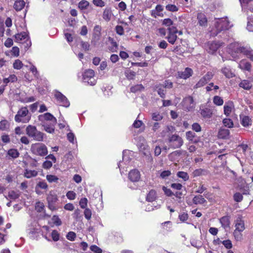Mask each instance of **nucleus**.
I'll return each instance as SVG.
<instances>
[{"label": "nucleus", "mask_w": 253, "mask_h": 253, "mask_svg": "<svg viewBox=\"0 0 253 253\" xmlns=\"http://www.w3.org/2000/svg\"><path fill=\"white\" fill-rule=\"evenodd\" d=\"M229 53L234 59H238L242 53L253 61V50L248 46H244L241 43L233 42L228 47Z\"/></svg>", "instance_id": "1"}, {"label": "nucleus", "mask_w": 253, "mask_h": 253, "mask_svg": "<svg viewBox=\"0 0 253 253\" xmlns=\"http://www.w3.org/2000/svg\"><path fill=\"white\" fill-rule=\"evenodd\" d=\"M214 25V27L211 28V35L213 36H216L221 31L227 30L231 27L226 18L215 19Z\"/></svg>", "instance_id": "2"}, {"label": "nucleus", "mask_w": 253, "mask_h": 253, "mask_svg": "<svg viewBox=\"0 0 253 253\" xmlns=\"http://www.w3.org/2000/svg\"><path fill=\"white\" fill-rule=\"evenodd\" d=\"M214 25V27L211 28V35L213 36H216L221 31L227 30L231 27L226 18L215 19Z\"/></svg>", "instance_id": "3"}, {"label": "nucleus", "mask_w": 253, "mask_h": 253, "mask_svg": "<svg viewBox=\"0 0 253 253\" xmlns=\"http://www.w3.org/2000/svg\"><path fill=\"white\" fill-rule=\"evenodd\" d=\"M26 134L37 141H42L44 134L39 131L35 126L29 125L26 128Z\"/></svg>", "instance_id": "4"}, {"label": "nucleus", "mask_w": 253, "mask_h": 253, "mask_svg": "<svg viewBox=\"0 0 253 253\" xmlns=\"http://www.w3.org/2000/svg\"><path fill=\"white\" fill-rule=\"evenodd\" d=\"M31 117V115L29 113L27 108L24 107L18 110L14 119L18 123H27L30 120Z\"/></svg>", "instance_id": "5"}, {"label": "nucleus", "mask_w": 253, "mask_h": 253, "mask_svg": "<svg viewBox=\"0 0 253 253\" xmlns=\"http://www.w3.org/2000/svg\"><path fill=\"white\" fill-rule=\"evenodd\" d=\"M31 151L33 154L41 157L46 155L48 153L46 146L41 143L33 144L31 147Z\"/></svg>", "instance_id": "6"}, {"label": "nucleus", "mask_w": 253, "mask_h": 253, "mask_svg": "<svg viewBox=\"0 0 253 253\" xmlns=\"http://www.w3.org/2000/svg\"><path fill=\"white\" fill-rule=\"evenodd\" d=\"M15 42L24 44L25 50H27L31 46V42L26 32H21L14 36Z\"/></svg>", "instance_id": "7"}, {"label": "nucleus", "mask_w": 253, "mask_h": 253, "mask_svg": "<svg viewBox=\"0 0 253 253\" xmlns=\"http://www.w3.org/2000/svg\"><path fill=\"white\" fill-rule=\"evenodd\" d=\"M83 81L90 85L96 84V81L94 78V72L92 69L86 70L83 75Z\"/></svg>", "instance_id": "8"}, {"label": "nucleus", "mask_w": 253, "mask_h": 253, "mask_svg": "<svg viewBox=\"0 0 253 253\" xmlns=\"http://www.w3.org/2000/svg\"><path fill=\"white\" fill-rule=\"evenodd\" d=\"M132 151H130L129 150H125L123 152V162H120L118 164V167L119 168L121 173L124 172V169L125 168L124 165H125L126 166H127L129 164L131 160L130 156L132 157Z\"/></svg>", "instance_id": "9"}, {"label": "nucleus", "mask_w": 253, "mask_h": 253, "mask_svg": "<svg viewBox=\"0 0 253 253\" xmlns=\"http://www.w3.org/2000/svg\"><path fill=\"white\" fill-rule=\"evenodd\" d=\"M168 141L169 146L174 149L180 147L183 143L182 138L176 134H173L169 136Z\"/></svg>", "instance_id": "10"}, {"label": "nucleus", "mask_w": 253, "mask_h": 253, "mask_svg": "<svg viewBox=\"0 0 253 253\" xmlns=\"http://www.w3.org/2000/svg\"><path fill=\"white\" fill-rule=\"evenodd\" d=\"M46 199L48 208L51 211L56 210V203L58 200L56 194L54 192L50 191L47 195Z\"/></svg>", "instance_id": "11"}, {"label": "nucleus", "mask_w": 253, "mask_h": 253, "mask_svg": "<svg viewBox=\"0 0 253 253\" xmlns=\"http://www.w3.org/2000/svg\"><path fill=\"white\" fill-rule=\"evenodd\" d=\"M181 104L183 109L187 111H190L193 110L195 106L193 98L191 96H188L185 97L183 99Z\"/></svg>", "instance_id": "12"}, {"label": "nucleus", "mask_w": 253, "mask_h": 253, "mask_svg": "<svg viewBox=\"0 0 253 253\" xmlns=\"http://www.w3.org/2000/svg\"><path fill=\"white\" fill-rule=\"evenodd\" d=\"M54 96L60 105L65 107L70 106V102L67 97L60 92L56 91L54 92Z\"/></svg>", "instance_id": "13"}, {"label": "nucleus", "mask_w": 253, "mask_h": 253, "mask_svg": "<svg viewBox=\"0 0 253 253\" xmlns=\"http://www.w3.org/2000/svg\"><path fill=\"white\" fill-rule=\"evenodd\" d=\"M168 30L169 33L166 39L170 43L173 44L177 38L176 34L178 32V30L175 26L168 28Z\"/></svg>", "instance_id": "14"}, {"label": "nucleus", "mask_w": 253, "mask_h": 253, "mask_svg": "<svg viewBox=\"0 0 253 253\" xmlns=\"http://www.w3.org/2000/svg\"><path fill=\"white\" fill-rule=\"evenodd\" d=\"M234 224L237 231L243 232L245 229V221L242 215L238 214L234 221Z\"/></svg>", "instance_id": "15"}, {"label": "nucleus", "mask_w": 253, "mask_h": 253, "mask_svg": "<svg viewBox=\"0 0 253 253\" xmlns=\"http://www.w3.org/2000/svg\"><path fill=\"white\" fill-rule=\"evenodd\" d=\"M214 74L211 72H208L196 84L195 87L199 88L203 86L208 83L213 77Z\"/></svg>", "instance_id": "16"}, {"label": "nucleus", "mask_w": 253, "mask_h": 253, "mask_svg": "<svg viewBox=\"0 0 253 253\" xmlns=\"http://www.w3.org/2000/svg\"><path fill=\"white\" fill-rule=\"evenodd\" d=\"M38 225H37V223L36 222H34L27 229L28 236L30 238L33 240L37 237V234L39 233V228H38Z\"/></svg>", "instance_id": "17"}, {"label": "nucleus", "mask_w": 253, "mask_h": 253, "mask_svg": "<svg viewBox=\"0 0 253 253\" xmlns=\"http://www.w3.org/2000/svg\"><path fill=\"white\" fill-rule=\"evenodd\" d=\"M216 112L215 107L205 108L200 110V114L201 116L205 119H210Z\"/></svg>", "instance_id": "18"}, {"label": "nucleus", "mask_w": 253, "mask_h": 253, "mask_svg": "<svg viewBox=\"0 0 253 253\" xmlns=\"http://www.w3.org/2000/svg\"><path fill=\"white\" fill-rule=\"evenodd\" d=\"M39 120L42 124L45 123V121H50V123H57V119L51 114L46 113L39 116Z\"/></svg>", "instance_id": "19"}, {"label": "nucleus", "mask_w": 253, "mask_h": 253, "mask_svg": "<svg viewBox=\"0 0 253 253\" xmlns=\"http://www.w3.org/2000/svg\"><path fill=\"white\" fill-rule=\"evenodd\" d=\"M222 43L218 42H209L206 46V49L210 53H214L221 46Z\"/></svg>", "instance_id": "20"}, {"label": "nucleus", "mask_w": 253, "mask_h": 253, "mask_svg": "<svg viewBox=\"0 0 253 253\" xmlns=\"http://www.w3.org/2000/svg\"><path fill=\"white\" fill-rule=\"evenodd\" d=\"M249 80H242L239 85L246 90H249L252 87V83H253V76L248 78Z\"/></svg>", "instance_id": "21"}, {"label": "nucleus", "mask_w": 253, "mask_h": 253, "mask_svg": "<svg viewBox=\"0 0 253 253\" xmlns=\"http://www.w3.org/2000/svg\"><path fill=\"white\" fill-rule=\"evenodd\" d=\"M193 71L189 68H186L183 71H179L177 73L178 77L183 79H187L192 76Z\"/></svg>", "instance_id": "22"}, {"label": "nucleus", "mask_w": 253, "mask_h": 253, "mask_svg": "<svg viewBox=\"0 0 253 253\" xmlns=\"http://www.w3.org/2000/svg\"><path fill=\"white\" fill-rule=\"evenodd\" d=\"M139 142L137 143V146L139 147L140 151H146V152H144L145 154L146 153H149L148 146L146 144L145 139L143 137H138Z\"/></svg>", "instance_id": "23"}, {"label": "nucleus", "mask_w": 253, "mask_h": 253, "mask_svg": "<svg viewBox=\"0 0 253 253\" xmlns=\"http://www.w3.org/2000/svg\"><path fill=\"white\" fill-rule=\"evenodd\" d=\"M128 178L132 182L138 181L140 178V172L136 169L131 170L128 173Z\"/></svg>", "instance_id": "24"}, {"label": "nucleus", "mask_w": 253, "mask_h": 253, "mask_svg": "<svg viewBox=\"0 0 253 253\" xmlns=\"http://www.w3.org/2000/svg\"><path fill=\"white\" fill-rule=\"evenodd\" d=\"M164 8L163 6L158 4L157 5L154 9H153L151 11V15L154 18H157L158 16L163 17L164 16L162 13V11Z\"/></svg>", "instance_id": "25"}, {"label": "nucleus", "mask_w": 253, "mask_h": 253, "mask_svg": "<svg viewBox=\"0 0 253 253\" xmlns=\"http://www.w3.org/2000/svg\"><path fill=\"white\" fill-rule=\"evenodd\" d=\"M234 108V105L232 102L229 101L226 103L223 108L224 115L227 117L229 116Z\"/></svg>", "instance_id": "26"}, {"label": "nucleus", "mask_w": 253, "mask_h": 253, "mask_svg": "<svg viewBox=\"0 0 253 253\" xmlns=\"http://www.w3.org/2000/svg\"><path fill=\"white\" fill-rule=\"evenodd\" d=\"M230 131L229 129L221 128L218 132V137L220 139H227L229 138Z\"/></svg>", "instance_id": "27"}, {"label": "nucleus", "mask_w": 253, "mask_h": 253, "mask_svg": "<svg viewBox=\"0 0 253 253\" xmlns=\"http://www.w3.org/2000/svg\"><path fill=\"white\" fill-rule=\"evenodd\" d=\"M56 124H54L53 123H50V124H48L46 123H43V124H42V126L46 132L49 133H53L55 130V126Z\"/></svg>", "instance_id": "28"}, {"label": "nucleus", "mask_w": 253, "mask_h": 253, "mask_svg": "<svg viewBox=\"0 0 253 253\" xmlns=\"http://www.w3.org/2000/svg\"><path fill=\"white\" fill-rule=\"evenodd\" d=\"M38 172L36 170H31L28 169H25L23 175L27 178H31L37 176Z\"/></svg>", "instance_id": "29"}, {"label": "nucleus", "mask_w": 253, "mask_h": 253, "mask_svg": "<svg viewBox=\"0 0 253 253\" xmlns=\"http://www.w3.org/2000/svg\"><path fill=\"white\" fill-rule=\"evenodd\" d=\"M197 19L198 21V24L201 26H206L207 25V18L203 13H199L197 15Z\"/></svg>", "instance_id": "30"}, {"label": "nucleus", "mask_w": 253, "mask_h": 253, "mask_svg": "<svg viewBox=\"0 0 253 253\" xmlns=\"http://www.w3.org/2000/svg\"><path fill=\"white\" fill-rule=\"evenodd\" d=\"M241 123L244 127H249L252 125V120L250 117L247 116H240Z\"/></svg>", "instance_id": "31"}, {"label": "nucleus", "mask_w": 253, "mask_h": 253, "mask_svg": "<svg viewBox=\"0 0 253 253\" xmlns=\"http://www.w3.org/2000/svg\"><path fill=\"white\" fill-rule=\"evenodd\" d=\"M222 73L227 78H231L235 76L234 73L229 67H224L221 69Z\"/></svg>", "instance_id": "32"}, {"label": "nucleus", "mask_w": 253, "mask_h": 253, "mask_svg": "<svg viewBox=\"0 0 253 253\" xmlns=\"http://www.w3.org/2000/svg\"><path fill=\"white\" fill-rule=\"evenodd\" d=\"M220 223L221 224L222 227L226 229L227 228H229L230 224V218L228 216H224L222 217L219 219Z\"/></svg>", "instance_id": "33"}, {"label": "nucleus", "mask_w": 253, "mask_h": 253, "mask_svg": "<svg viewBox=\"0 0 253 253\" xmlns=\"http://www.w3.org/2000/svg\"><path fill=\"white\" fill-rule=\"evenodd\" d=\"M113 13L112 10L109 8H106L103 13L102 17L106 21H109L112 16Z\"/></svg>", "instance_id": "34"}, {"label": "nucleus", "mask_w": 253, "mask_h": 253, "mask_svg": "<svg viewBox=\"0 0 253 253\" xmlns=\"http://www.w3.org/2000/svg\"><path fill=\"white\" fill-rule=\"evenodd\" d=\"M239 67L243 70L250 71L251 65L249 62L246 60H241L239 63Z\"/></svg>", "instance_id": "35"}, {"label": "nucleus", "mask_w": 253, "mask_h": 253, "mask_svg": "<svg viewBox=\"0 0 253 253\" xmlns=\"http://www.w3.org/2000/svg\"><path fill=\"white\" fill-rule=\"evenodd\" d=\"M25 5V2L23 0H17L14 5L15 9L17 11L22 10Z\"/></svg>", "instance_id": "36"}, {"label": "nucleus", "mask_w": 253, "mask_h": 253, "mask_svg": "<svg viewBox=\"0 0 253 253\" xmlns=\"http://www.w3.org/2000/svg\"><path fill=\"white\" fill-rule=\"evenodd\" d=\"M193 202L195 204H203L206 202L203 196L199 195L195 196L193 199Z\"/></svg>", "instance_id": "37"}, {"label": "nucleus", "mask_w": 253, "mask_h": 253, "mask_svg": "<svg viewBox=\"0 0 253 253\" xmlns=\"http://www.w3.org/2000/svg\"><path fill=\"white\" fill-rule=\"evenodd\" d=\"M89 6V2L85 0H82L78 3V7L81 10L86 9Z\"/></svg>", "instance_id": "38"}, {"label": "nucleus", "mask_w": 253, "mask_h": 253, "mask_svg": "<svg viewBox=\"0 0 253 253\" xmlns=\"http://www.w3.org/2000/svg\"><path fill=\"white\" fill-rule=\"evenodd\" d=\"M20 196V192L19 191L11 190L8 192V197L12 200H15Z\"/></svg>", "instance_id": "39"}, {"label": "nucleus", "mask_w": 253, "mask_h": 253, "mask_svg": "<svg viewBox=\"0 0 253 253\" xmlns=\"http://www.w3.org/2000/svg\"><path fill=\"white\" fill-rule=\"evenodd\" d=\"M156 198V192L155 191L152 190L148 194L146 200L148 202H152L155 200Z\"/></svg>", "instance_id": "40"}, {"label": "nucleus", "mask_w": 253, "mask_h": 253, "mask_svg": "<svg viewBox=\"0 0 253 253\" xmlns=\"http://www.w3.org/2000/svg\"><path fill=\"white\" fill-rule=\"evenodd\" d=\"M176 175L178 178H181L184 181H187L189 178L188 174L183 171H178Z\"/></svg>", "instance_id": "41"}, {"label": "nucleus", "mask_w": 253, "mask_h": 253, "mask_svg": "<svg viewBox=\"0 0 253 253\" xmlns=\"http://www.w3.org/2000/svg\"><path fill=\"white\" fill-rule=\"evenodd\" d=\"M156 88L157 89L158 93L160 95V96L162 98H165L166 90L164 89L165 87H163V85L161 84H160L156 86Z\"/></svg>", "instance_id": "42"}, {"label": "nucleus", "mask_w": 253, "mask_h": 253, "mask_svg": "<svg viewBox=\"0 0 253 253\" xmlns=\"http://www.w3.org/2000/svg\"><path fill=\"white\" fill-rule=\"evenodd\" d=\"M213 103L217 106H221L224 103L223 99L219 96H214L213 98Z\"/></svg>", "instance_id": "43"}, {"label": "nucleus", "mask_w": 253, "mask_h": 253, "mask_svg": "<svg viewBox=\"0 0 253 253\" xmlns=\"http://www.w3.org/2000/svg\"><path fill=\"white\" fill-rule=\"evenodd\" d=\"M8 155L13 158H16L19 157V153L17 149H11L8 151Z\"/></svg>", "instance_id": "44"}, {"label": "nucleus", "mask_w": 253, "mask_h": 253, "mask_svg": "<svg viewBox=\"0 0 253 253\" xmlns=\"http://www.w3.org/2000/svg\"><path fill=\"white\" fill-rule=\"evenodd\" d=\"M50 235L53 241L54 242H57L59 240L60 234L57 230H52Z\"/></svg>", "instance_id": "45"}, {"label": "nucleus", "mask_w": 253, "mask_h": 253, "mask_svg": "<svg viewBox=\"0 0 253 253\" xmlns=\"http://www.w3.org/2000/svg\"><path fill=\"white\" fill-rule=\"evenodd\" d=\"M9 124L7 121L5 120H2L0 122V130H5L8 128Z\"/></svg>", "instance_id": "46"}, {"label": "nucleus", "mask_w": 253, "mask_h": 253, "mask_svg": "<svg viewBox=\"0 0 253 253\" xmlns=\"http://www.w3.org/2000/svg\"><path fill=\"white\" fill-rule=\"evenodd\" d=\"M222 123L225 127L228 128H232L233 127L234 124L232 121L230 119H224Z\"/></svg>", "instance_id": "47"}, {"label": "nucleus", "mask_w": 253, "mask_h": 253, "mask_svg": "<svg viewBox=\"0 0 253 253\" xmlns=\"http://www.w3.org/2000/svg\"><path fill=\"white\" fill-rule=\"evenodd\" d=\"M151 117L152 120L156 122L160 121L162 120L163 118V116L158 112H155L152 113Z\"/></svg>", "instance_id": "48"}, {"label": "nucleus", "mask_w": 253, "mask_h": 253, "mask_svg": "<svg viewBox=\"0 0 253 253\" xmlns=\"http://www.w3.org/2000/svg\"><path fill=\"white\" fill-rule=\"evenodd\" d=\"M17 81V77L15 75H11L8 78L3 79V83L7 84L9 82H14Z\"/></svg>", "instance_id": "49"}, {"label": "nucleus", "mask_w": 253, "mask_h": 253, "mask_svg": "<svg viewBox=\"0 0 253 253\" xmlns=\"http://www.w3.org/2000/svg\"><path fill=\"white\" fill-rule=\"evenodd\" d=\"M162 24L168 28L171 27L173 26V22L170 18H166L163 20Z\"/></svg>", "instance_id": "50"}, {"label": "nucleus", "mask_w": 253, "mask_h": 253, "mask_svg": "<svg viewBox=\"0 0 253 253\" xmlns=\"http://www.w3.org/2000/svg\"><path fill=\"white\" fill-rule=\"evenodd\" d=\"M171 226L172 223L169 221L164 222L161 224L162 228L168 231L171 228Z\"/></svg>", "instance_id": "51"}, {"label": "nucleus", "mask_w": 253, "mask_h": 253, "mask_svg": "<svg viewBox=\"0 0 253 253\" xmlns=\"http://www.w3.org/2000/svg\"><path fill=\"white\" fill-rule=\"evenodd\" d=\"M148 125L152 127V129L154 131H156L160 127V124L158 122L153 123L152 122L149 121L148 123Z\"/></svg>", "instance_id": "52"}, {"label": "nucleus", "mask_w": 253, "mask_h": 253, "mask_svg": "<svg viewBox=\"0 0 253 253\" xmlns=\"http://www.w3.org/2000/svg\"><path fill=\"white\" fill-rule=\"evenodd\" d=\"M53 223L56 226H60L62 224V221L57 215H53L51 218Z\"/></svg>", "instance_id": "53"}, {"label": "nucleus", "mask_w": 253, "mask_h": 253, "mask_svg": "<svg viewBox=\"0 0 253 253\" xmlns=\"http://www.w3.org/2000/svg\"><path fill=\"white\" fill-rule=\"evenodd\" d=\"M242 231H237L235 229L233 232V235L236 241H241L242 239Z\"/></svg>", "instance_id": "54"}, {"label": "nucleus", "mask_w": 253, "mask_h": 253, "mask_svg": "<svg viewBox=\"0 0 253 253\" xmlns=\"http://www.w3.org/2000/svg\"><path fill=\"white\" fill-rule=\"evenodd\" d=\"M125 74L128 80H133L136 75L135 72L131 70H127Z\"/></svg>", "instance_id": "55"}, {"label": "nucleus", "mask_w": 253, "mask_h": 253, "mask_svg": "<svg viewBox=\"0 0 253 253\" xmlns=\"http://www.w3.org/2000/svg\"><path fill=\"white\" fill-rule=\"evenodd\" d=\"M166 9L170 12H176L178 10V8L174 4H169L166 6Z\"/></svg>", "instance_id": "56"}, {"label": "nucleus", "mask_w": 253, "mask_h": 253, "mask_svg": "<svg viewBox=\"0 0 253 253\" xmlns=\"http://www.w3.org/2000/svg\"><path fill=\"white\" fill-rule=\"evenodd\" d=\"M23 64L22 62L19 59H16L13 63V66L15 69L19 70L20 69Z\"/></svg>", "instance_id": "57"}, {"label": "nucleus", "mask_w": 253, "mask_h": 253, "mask_svg": "<svg viewBox=\"0 0 253 253\" xmlns=\"http://www.w3.org/2000/svg\"><path fill=\"white\" fill-rule=\"evenodd\" d=\"M88 200L86 198H82L79 202V205L82 209H86Z\"/></svg>", "instance_id": "58"}, {"label": "nucleus", "mask_w": 253, "mask_h": 253, "mask_svg": "<svg viewBox=\"0 0 253 253\" xmlns=\"http://www.w3.org/2000/svg\"><path fill=\"white\" fill-rule=\"evenodd\" d=\"M144 89L142 84H137L135 86H132L130 88V91L132 92H136L138 91H141Z\"/></svg>", "instance_id": "59"}, {"label": "nucleus", "mask_w": 253, "mask_h": 253, "mask_svg": "<svg viewBox=\"0 0 253 253\" xmlns=\"http://www.w3.org/2000/svg\"><path fill=\"white\" fill-rule=\"evenodd\" d=\"M44 204L42 202H39L36 204L35 209L38 212L42 211L44 210Z\"/></svg>", "instance_id": "60"}, {"label": "nucleus", "mask_w": 253, "mask_h": 253, "mask_svg": "<svg viewBox=\"0 0 253 253\" xmlns=\"http://www.w3.org/2000/svg\"><path fill=\"white\" fill-rule=\"evenodd\" d=\"M233 198L236 202H240L242 201L243 197L241 193L237 192L234 194Z\"/></svg>", "instance_id": "61"}, {"label": "nucleus", "mask_w": 253, "mask_h": 253, "mask_svg": "<svg viewBox=\"0 0 253 253\" xmlns=\"http://www.w3.org/2000/svg\"><path fill=\"white\" fill-rule=\"evenodd\" d=\"M67 138H68V140L71 143H72L73 144L77 142L74 134L71 132H70L67 134Z\"/></svg>", "instance_id": "62"}, {"label": "nucleus", "mask_w": 253, "mask_h": 253, "mask_svg": "<svg viewBox=\"0 0 253 253\" xmlns=\"http://www.w3.org/2000/svg\"><path fill=\"white\" fill-rule=\"evenodd\" d=\"M76 237V234L75 232L70 231L66 235L68 240L71 241H74Z\"/></svg>", "instance_id": "63"}, {"label": "nucleus", "mask_w": 253, "mask_h": 253, "mask_svg": "<svg viewBox=\"0 0 253 253\" xmlns=\"http://www.w3.org/2000/svg\"><path fill=\"white\" fill-rule=\"evenodd\" d=\"M46 178L49 182H56L58 179L57 176L51 174L47 175Z\"/></svg>", "instance_id": "64"}]
</instances>
